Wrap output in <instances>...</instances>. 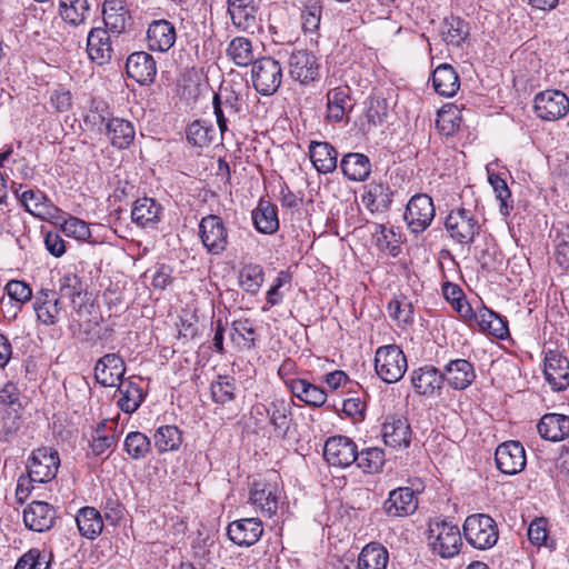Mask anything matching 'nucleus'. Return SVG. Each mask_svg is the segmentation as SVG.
<instances>
[{
	"instance_id": "obj_1",
	"label": "nucleus",
	"mask_w": 569,
	"mask_h": 569,
	"mask_svg": "<svg viewBox=\"0 0 569 569\" xmlns=\"http://www.w3.org/2000/svg\"><path fill=\"white\" fill-rule=\"evenodd\" d=\"M427 541L430 550L443 559L457 556L462 546L459 527L447 520L430 522Z\"/></svg>"
},
{
	"instance_id": "obj_2",
	"label": "nucleus",
	"mask_w": 569,
	"mask_h": 569,
	"mask_svg": "<svg viewBox=\"0 0 569 569\" xmlns=\"http://www.w3.org/2000/svg\"><path fill=\"white\" fill-rule=\"evenodd\" d=\"M462 532L467 542L479 550L492 548L499 538L496 521L485 513L468 516L463 522Z\"/></svg>"
},
{
	"instance_id": "obj_3",
	"label": "nucleus",
	"mask_w": 569,
	"mask_h": 569,
	"mask_svg": "<svg viewBox=\"0 0 569 569\" xmlns=\"http://www.w3.org/2000/svg\"><path fill=\"white\" fill-rule=\"evenodd\" d=\"M59 466V455L53 449L42 447L33 450L27 466L28 477L21 476L19 478L17 492H19L27 479L38 483L51 481L57 476Z\"/></svg>"
},
{
	"instance_id": "obj_4",
	"label": "nucleus",
	"mask_w": 569,
	"mask_h": 569,
	"mask_svg": "<svg viewBox=\"0 0 569 569\" xmlns=\"http://www.w3.org/2000/svg\"><path fill=\"white\" fill-rule=\"evenodd\" d=\"M408 369L407 357L397 345L381 346L375 356V370L386 383L398 382Z\"/></svg>"
},
{
	"instance_id": "obj_5",
	"label": "nucleus",
	"mask_w": 569,
	"mask_h": 569,
	"mask_svg": "<svg viewBox=\"0 0 569 569\" xmlns=\"http://www.w3.org/2000/svg\"><path fill=\"white\" fill-rule=\"evenodd\" d=\"M277 478L276 475H272ZM283 498V490L278 486L276 479L259 478L251 482L249 502L262 516L271 518L277 513Z\"/></svg>"
},
{
	"instance_id": "obj_6",
	"label": "nucleus",
	"mask_w": 569,
	"mask_h": 569,
	"mask_svg": "<svg viewBox=\"0 0 569 569\" xmlns=\"http://www.w3.org/2000/svg\"><path fill=\"white\" fill-rule=\"evenodd\" d=\"M445 228L455 242L470 246L479 234L481 227L472 210L457 208L447 216Z\"/></svg>"
},
{
	"instance_id": "obj_7",
	"label": "nucleus",
	"mask_w": 569,
	"mask_h": 569,
	"mask_svg": "<svg viewBox=\"0 0 569 569\" xmlns=\"http://www.w3.org/2000/svg\"><path fill=\"white\" fill-rule=\"evenodd\" d=\"M252 84L262 96H272L282 82V68L279 61L263 57L253 62L251 69Z\"/></svg>"
},
{
	"instance_id": "obj_8",
	"label": "nucleus",
	"mask_w": 569,
	"mask_h": 569,
	"mask_svg": "<svg viewBox=\"0 0 569 569\" xmlns=\"http://www.w3.org/2000/svg\"><path fill=\"white\" fill-rule=\"evenodd\" d=\"M533 112L543 121H557L569 112V98L560 90L548 89L533 98Z\"/></svg>"
},
{
	"instance_id": "obj_9",
	"label": "nucleus",
	"mask_w": 569,
	"mask_h": 569,
	"mask_svg": "<svg viewBox=\"0 0 569 569\" xmlns=\"http://www.w3.org/2000/svg\"><path fill=\"white\" fill-rule=\"evenodd\" d=\"M435 216L432 198L426 193H417L407 203L403 218L412 233H421L431 224Z\"/></svg>"
},
{
	"instance_id": "obj_10",
	"label": "nucleus",
	"mask_w": 569,
	"mask_h": 569,
	"mask_svg": "<svg viewBox=\"0 0 569 569\" xmlns=\"http://www.w3.org/2000/svg\"><path fill=\"white\" fill-rule=\"evenodd\" d=\"M202 244L211 254H221L228 246V230L222 219L214 214L203 217L199 224Z\"/></svg>"
},
{
	"instance_id": "obj_11",
	"label": "nucleus",
	"mask_w": 569,
	"mask_h": 569,
	"mask_svg": "<svg viewBox=\"0 0 569 569\" xmlns=\"http://www.w3.org/2000/svg\"><path fill=\"white\" fill-rule=\"evenodd\" d=\"M323 457L330 466L347 468L356 462L358 448L353 440L346 436L330 437L325 443Z\"/></svg>"
},
{
	"instance_id": "obj_12",
	"label": "nucleus",
	"mask_w": 569,
	"mask_h": 569,
	"mask_svg": "<svg viewBox=\"0 0 569 569\" xmlns=\"http://www.w3.org/2000/svg\"><path fill=\"white\" fill-rule=\"evenodd\" d=\"M497 468L505 475L513 476L521 472L527 463L526 451L519 441H506L495 452Z\"/></svg>"
},
{
	"instance_id": "obj_13",
	"label": "nucleus",
	"mask_w": 569,
	"mask_h": 569,
	"mask_svg": "<svg viewBox=\"0 0 569 569\" xmlns=\"http://www.w3.org/2000/svg\"><path fill=\"white\" fill-rule=\"evenodd\" d=\"M20 203L24 209L41 220L52 221L60 217V209L54 206L47 196L40 190H24L19 193V190L14 191Z\"/></svg>"
},
{
	"instance_id": "obj_14",
	"label": "nucleus",
	"mask_w": 569,
	"mask_h": 569,
	"mask_svg": "<svg viewBox=\"0 0 569 569\" xmlns=\"http://www.w3.org/2000/svg\"><path fill=\"white\" fill-rule=\"evenodd\" d=\"M327 112L328 122L338 123L349 121V113L353 109L351 99V89L348 86L336 87L327 92Z\"/></svg>"
},
{
	"instance_id": "obj_15",
	"label": "nucleus",
	"mask_w": 569,
	"mask_h": 569,
	"mask_svg": "<svg viewBox=\"0 0 569 569\" xmlns=\"http://www.w3.org/2000/svg\"><path fill=\"white\" fill-rule=\"evenodd\" d=\"M261 0H227L228 14L234 28L249 31L258 24Z\"/></svg>"
},
{
	"instance_id": "obj_16",
	"label": "nucleus",
	"mask_w": 569,
	"mask_h": 569,
	"mask_svg": "<svg viewBox=\"0 0 569 569\" xmlns=\"http://www.w3.org/2000/svg\"><path fill=\"white\" fill-rule=\"evenodd\" d=\"M33 310L42 325L56 326L62 312L60 297L53 290L41 289L33 297Z\"/></svg>"
},
{
	"instance_id": "obj_17",
	"label": "nucleus",
	"mask_w": 569,
	"mask_h": 569,
	"mask_svg": "<svg viewBox=\"0 0 569 569\" xmlns=\"http://www.w3.org/2000/svg\"><path fill=\"white\" fill-rule=\"evenodd\" d=\"M543 372L552 390L562 391L569 387V361L559 351L546 353Z\"/></svg>"
},
{
	"instance_id": "obj_18",
	"label": "nucleus",
	"mask_w": 569,
	"mask_h": 569,
	"mask_svg": "<svg viewBox=\"0 0 569 569\" xmlns=\"http://www.w3.org/2000/svg\"><path fill=\"white\" fill-rule=\"evenodd\" d=\"M213 113L221 134L228 130V122L234 120L240 111V99L233 90H221L213 96Z\"/></svg>"
},
{
	"instance_id": "obj_19",
	"label": "nucleus",
	"mask_w": 569,
	"mask_h": 569,
	"mask_svg": "<svg viewBox=\"0 0 569 569\" xmlns=\"http://www.w3.org/2000/svg\"><path fill=\"white\" fill-rule=\"evenodd\" d=\"M289 74L301 84L315 81L319 76L318 59L307 50L292 52L289 58Z\"/></svg>"
},
{
	"instance_id": "obj_20",
	"label": "nucleus",
	"mask_w": 569,
	"mask_h": 569,
	"mask_svg": "<svg viewBox=\"0 0 569 569\" xmlns=\"http://www.w3.org/2000/svg\"><path fill=\"white\" fill-rule=\"evenodd\" d=\"M126 373L124 360L118 353H107L94 366V378L103 387H113L121 382Z\"/></svg>"
},
{
	"instance_id": "obj_21",
	"label": "nucleus",
	"mask_w": 569,
	"mask_h": 569,
	"mask_svg": "<svg viewBox=\"0 0 569 569\" xmlns=\"http://www.w3.org/2000/svg\"><path fill=\"white\" fill-rule=\"evenodd\" d=\"M263 533V526L258 518H244L232 521L228 525L227 535L229 539L240 546L250 547L259 541Z\"/></svg>"
},
{
	"instance_id": "obj_22",
	"label": "nucleus",
	"mask_w": 569,
	"mask_h": 569,
	"mask_svg": "<svg viewBox=\"0 0 569 569\" xmlns=\"http://www.w3.org/2000/svg\"><path fill=\"white\" fill-rule=\"evenodd\" d=\"M410 379L415 391L426 397L440 393L445 383L443 372L433 366H423L415 369L410 375Z\"/></svg>"
},
{
	"instance_id": "obj_23",
	"label": "nucleus",
	"mask_w": 569,
	"mask_h": 569,
	"mask_svg": "<svg viewBox=\"0 0 569 569\" xmlns=\"http://www.w3.org/2000/svg\"><path fill=\"white\" fill-rule=\"evenodd\" d=\"M258 413L266 411L274 432L286 437L293 420L291 403L284 399H273L267 406L256 407Z\"/></svg>"
},
{
	"instance_id": "obj_24",
	"label": "nucleus",
	"mask_w": 569,
	"mask_h": 569,
	"mask_svg": "<svg viewBox=\"0 0 569 569\" xmlns=\"http://www.w3.org/2000/svg\"><path fill=\"white\" fill-rule=\"evenodd\" d=\"M126 70L130 78L146 86L153 82L157 74V64L151 54L138 51L128 57Z\"/></svg>"
},
{
	"instance_id": "obj_25",
	"label": "nucleus",
	"mask_w": 569,
	"mask_h": 569,
	"mask_svg": "<svg viewBox=\"0 0 569 569\" xmlns=\"http://www.w3.org/2000/svg\"><path fill=\"white\" fill-rule=\"evenodd\" d=\"M56 510L44 501H32L23 510V522L30 530L43 532L52 528Z\"/></svg>"
},
{
	"instance_id": "obj_26",
	"label": "nucleus",
	"mask_w": 569,
	"mask_h": 569,
	"mask_svg": "<svg viewBox=\"0 0 569 569\" xmlns=\"http://www.w3.org/2000/svg\"><path fill=\"white\" fill-rule=\"evenodd\" d=\"M177 40L174 26L164 19L152 21L147 30V43L150 50L167 52Z\"/></svg>"
},
{
	"instance_id": "obj_27",
	"label": "nucleus",
	"mask_w": 569,
	"mask_h": 569,
	"mask_svg": "<svg viewBox=\"0 0 569 569\" xmlns=\"http://www.w3.org/2000/svg\"><path fill=\"white\" fill-rule=\"evenodd\" d=\"M418 507V499L412 489L400 487L391 490L383 502V510L389 517H403L411 515Z\"/></svg>"
},
{
	"instance_id": "obj_28",
	"label": "nucleus",
	"mask_w": 569,
	"mask_h": 569,
	"mask_svg": "<svg viewBox=\"0 0 569 569\" xmlns=\"http://www.w3.org/2000/svg\"><path fill=\"white\" fill-rule=\"evenodd\" d=\"M442 372L445 381L455 390L467 389L476 379L473 365L466 359L450 360Z\"/></svg>"
},
{
	"instance_id": "obj_29",
	"label": "nucleus",
	"mask_w": 569,
	"mask_h": 569,
	"mask_svg": "<svg viewBox=\"0 0 569 569\" xmlns=\"http://www.w3.org/2000/svg\"><path fill=\"white\" fill-rule=\"evenodd\" d=\"M382 437L387 446L407 448L410 445L411 429L406 418L389 416L382 426Z\"/></svg>"
},
{
	"instance_id": "obj_30",
	"label": "nucleus",
	"mask_w": 569,
	"mask_h": 569,
	"mask_svg": "<svg viewBox=\"0 0 569 569\" xmlns=\"http://www.w3.org/2000/svg\"><path fill=\"white\" fill-rule=\"evenodd\" d=\"M537 429L541 438L552 442H559L569 437V416L562 413L543 415Z\"/></svg>"
},
{
	"instance_id": "obj_31",
	"label": "nucleus",
	"mask_w": 569,
	"mask_h": 569,
	"mask_svg": "<svg viewBox=\"0 0 569 569\" xmlns=\"http://www.w3.org/2000/svg\"><path fill=\"white\" fill-rule=\"evenodd\" d=\"M87 52L89 58L99 66H103L111 60L112 46L108 30L103 28H93L88 34Z\"/></svg>"
},
{
	"instance_id": "obj_32",
	"label": "nucleus",
	"mask_w": 569,
	"mask_h": 569,
	"mask_svg": "<svg viewBox=\"0 0 569 569\" xmlns=\"http://www.w3.org/2000/svg\"><path fill=\"white\" fill-rule=\"evenodd\" d=\"M338 151L329 142L311 141L309 144L310 160L319 173H331L338 166Z\"/></svg>"
},
{
	"instance_id": "obj_33",
	"label": "nucleus",
	"mask_w": 569,
	"mask_h": 569,
	"mask_svg": "<svg viewBox=\"0 0 569 569\" xmlns=\"http://www.w3.org/2000/svg\"><path fill=\"white\" fill-rule=\"evenodd\" d=\"M292 396L305 402L307 406L319 408L327 401V392L319 386L306 379L293 378L286 381Z\"/></svg>"
},
{
	"instance_id": "obj_34",
	"label": "nucleus",
	"mask_w": 569,
	"mask_h": 569,
	"mask_svg": "<svg viewBox=\"0 0 569 569\" xmlns=\"http://www.w3.org/2000/svg\"><path fill=\"white\" fill-rule=\"evenodd\" d=\"M101 124L113 147L126 149L132 143L136 132L130 121L122 118H102Z\"/></svg>"
},
{
	"instance_id": "obj_35",
	"label": "nucleus",
	"mask_w": 569,
	"mask_h": 569,
	"mask_svg": "<svg viewBox=\"0 0 569 569\" xmlns=\"http://www.w3.org/2000/svg\"><path fill=\"white\" fill-rule=\"evenodd\" d=\"M162 207L152 198H140L131 209L132 221L141 228L154 229L160 221Z\"/></svg>"
},
{
	"instance_id": "obj_36",
	"label": "nucleus",
	"mask_w": 569,
	"mask_h": 569,
	"mask_svg": "<svg viewBox=\"0 0 569 569\" xmlns=\"http://www.w3.org/2000/svg\"><path fill=\"white\" fill-rule=\"evenodd\" d=\"M252 221L256 229L264 234H273L279 229L277 207L268 200L260 199L252 210Z\"/></svg>"
},
{
	"instance_id": "obj_37",
	"label": "nucleus",
	"mask_w": 569,
	"mask_h": 569,
	"mask_svg": "<svg viewBox=\"0 0 569 569\" xmlns=\"http://www.w3.org/2000/svg\"><path fill=\"white\" fill-rule=\"evenodd\" d=\"M393 191L387 183L371 182L362 196V202L371 212L387 211L392 203Z\"/></svg>"
},
{
	"instance_id": "obj_38",
	"label": "nucleus",
	"mask_w": 569,
	"mask_h": 569,
	"mask_svg": "<svg viewBox=\"0 0 569 569\" xmlns=\"http://www.w3.org/2000/svg\"><path fill=\"white\" fill-rule=\"evenodd\" d=\"M340 169L351 181H365L371 172V162L363 153L350 152L342 157Z\"/></svg>"
},
{
	"instance_id": "obj_39",
	"label": "nucleus",
	"mask_w": 569,
	"mask_h": 569,
	"mask_svg": "<svg viewBox=\"0 0 569 569\" xmlns=\"http://www.w3.org/2000/svg\"><path fill=\"white\" fill-rule=\"evenodd\" d=\"M436 92L443 97H453L460 88L459 76L448 63L438 66L432 73Z\"/></svg>"
},
{
	"instance_id": "obj_40",
	"label": "nucleus",
	"mask_w": 569,
	"mask_h": 569,
	"mask_svg": "<svg viewBox=\"0 0 569 569\" xmlns=\"http://www.w3.org/2000/svg\"><path fill=\"white\" fill-rule=\"evenodd\" d=\"M117 392L119 393L117 405L126 413L137 411L144 399L142 388L131 380L119 382Z\"/></svg>"
},
{
	"instance_id": "obj_41",
	"label": "nucleus",
	"mask_w": 569,
	"mask_h": 569,
	"mask_svg": "<svg viewBox=\"0 0 569 569\" xmlns=\"http://www.w3.org/2000/svg\"><path fill=\"white\" fill-rule=\"evenodd\" d=\"M76 522L82 537L93 540L103 529V518L93 507H83L78 511Z\"/></svg>"
},
{
	"instance_id": "obj_42",
	"label": "nucleus",
	"mask_w": 569,
	"mask_h": 569,
	"mask_svg": "<svg viewBox=\"0 0 569 569\" xmlns=\"http://www.w3.org/2000/svg\"><path fill=\"white\" fill-rule=\"evenodd\" d=\"M389 562V552L385 546L379 542L366 545L359 557V569H386Z\"/></svg>"
},
{
	"instance_id": "obj_43",
	"label": "nucleus",
	"mask_w": 569,
	"mask_h": 569,
	"mask_svg": "<svg viewBox=\"0 0 569 569\" xmlns=\"http://www.w3.org/2000/svg\"><path fill=\"white\" fill-rule=\"evenodd\" d=\"M52 223L60 227V230L70 238L78 241H89L91 238V231L89 223L77 217L64 213L60 209V217L57 220H52Z\"/></svg>"
},
{
	"instance_id": "obj_44",
	"label": "nucleus",
	"mask_w": 569,
	"mask_h": 569,
	"mask_svg": "<svg viewBox=\"0 0 569 569\" xmlns=\"http://www.w3.org/2000/svg\"><path fill=\"white\" fill-rule=\"evenodd\" d=\"M226 52L227 57L238 67H248L256 61L252 42L246 37L233 38Z\"/></svg>"
},
{
	"instance_id": "obj_45",
	"label": "nucleus",
	"mask_w": 569,
	"mask_h": 569,
	"mask_svg": "<svg viewBox=\"0 0 569 569\" xmlns=\"http://www.w3.org/2000/svg\"><path fill=\"white\" fill-rule=\"evenodd\" d=\"M153 441L159 453L177 451L182 443V432L176 426H161L156 430Z\"/></svg>"
},
{
	"instance_id": "obj_46",
	"label": "nucleus",
	"mask_w": 569,
	"mask_h": 569,
	"mask_svg": "<svg viewBox=\"0 0 569 569\" xmlns=\"http://www.w3.org/2000/svg\"><path fill=\"white\" fill-rule=\"evenodd\" d=\"M441 37L447 44L459 47L469 34L468 23L459 17H448L441 24Z\"/></svg>"
},
{
	"instance_id": "obj_47",
	"label": "nucleus",
	"mask_w": 569,
	"mask_h": 569,
	"mask_svg": "<svg viewBox=\"0 0 569 569\" xmlns=\"http://www.w3.org/2000/svg\"><path fill=\"white\" fill-rule=\"evenodd\" d=\"M90 7L88 0H60L59 13L61 18L71 26H79L89 16Z\"/></svg>"
},
{
	"instance_id": "obj_48",
	"label": "nucleus",
	"mask_w": 569,
	"mask_h": 569,
	"mask_svg": "<svg viewBox=\"0 0 569 569\" xmlns=\"http://www.w3.org/2000/svg\"><path fill=\"white\" fill-rule=\"evenodd\" d=\"M123 450L131 459L142 460L151 451V441L144 433L131 431L124 438Z\"/></svg>"
},
{
	"instance_id": "obj_49",
	"label": "nucleus",
	"mask_w": 569,
	"mask_h": 569,
	"mask_svg": "<svg viewBox=\"0 0 569 569\" xmlns=\"http://www.w3.org/2000/svg\"><path fill=\"white\" fill-rule=\"evenodd\" d=\"M214 129L203 120H196L187 127V141L198 148L208 147L213 139Z\"/></svg>"
},
{
	"instance_id": "obj_50",
	"label": "nucleus",
	"mask_w": 569,
	"mask_h": 569,
	"mask_svg": "<svg viewBox=\"0 0 569 569\" xmlns=\"http://www.w3.org/2000/svg\"><path fill=\"white\" fill-rule=\"evenodd\" d=\"M488 181L492 187L496 198L500 202L499 211L502 216H509L510 211L513 209V200L511 199V192L507 186L505 179H502L498 173L488 172Z\"/></svg>"
},
{
	"instance_id": "obj_51",
	"label": "nucleus",
	"mask_w": 569,
	"mask_h": 569,
	"mask_svg": "<svg viewBox=\"0 0 569 569\" xmlns=\"http://www.w3.org/2000/svg\"><path fill=\"white\" fill-rule=\"evenodd\" d=\"M236 380L230 376H218L210 385L211 398L216 403L226 405L234 399Z\"/></svg>"
},
{
	"instance_id": "obj_52",
	"label": "nucleus",
	"mask_w": 569,
	"mask_h": 569,
	"mask_svg": "<svg viewBox=\"0 0 569 569\" xmlns=\"http://www.w3.org/2000/svg\"><path fill=\"white\" fill-rule=\"evenodd\" d=\"M356 463L363 472H378L385 463V452L377 447L363 449L358 451Z\"/></svg>"
},
{
	"instance_id": "obj_53",
	"label": "nucleus",
	"mask_w": 569,
	"mask_h": 569,
	"mask_svg": "<svg viewBox=\"0 0 569 569\" xmlns=\"http://www.w3.org/2000/svg\"><path fill=\"white\" fill-rule=\"evenodd\" d=\"M51 553L32 548L17 561L14 569H50Z\"/></svg>"
},
{
	"instance_id": "obj_54",
	"label": "nucleus",
	"mask_w": 569,
	"mask_h": 569,
	"mask_svg": "<svg viewBox=\"0 0 569 569\" xmlns=\"http://www.w3.org/2000/svg\"><path fill=\"white\" fill-rule=\"evenodd\" d=\"M263 276L260 264H246L240 271V286L248 293L256 295L263 283Z\"/></svg>"
},
{
	"instance_id": "obj_55",
	"label": "nucleus",
	"mask_w": 569,
	"mask_h": 569,
	"mask_svg": "<svg viewBox=\"0 0 569 569\" xmlns=\"http://www.w3.org/2000/svg\"><path fill=\"white\" fill-rule=\"evenodd\" d=\"M389 316L399 325H408L413 320V307L405 296H397L388 303Z\"/></svg>"
},
{
	"instance_id": "obj_56",
	"label": "nucleus",
	"mask_w": 569,
	"mask_h": 569,
	"mask_svg": "<svg viewBox=\"0 0 569 569\" xmlns=\"http://www.w3.org/2000/svg\"><path fill=\"white\" fill-rule=\"evenodd\" d=\"M60 299L67 298L72 303L77 302V299L81 297L83 292V284L81 279L73 273L64 274L60 280Z\"/></svg>"
},
{
	"instance_id": "obj_57",
	"label": "nucleus",
	"mask_w": 569,
	"mask_h": 569,
	"mask_svg": "<svg viewBox=\"0 0 569 569\" xmlns=\"http://www.w3.org/2000/svg\"><path fill=\"white\" fill-rule=\"evenodd\" d=\"M388 118V104L385 99H371L366 111L369 131L372 127L381 126Z\"/></svg>"
},
{
	"instance_id": "obj_58",
	"label": "nucleus",
	"mask_w": 569,
	"mask_h": 569,
	"mask_svg": "<svg viewBox=\"0 0 569 569\" xmlns=\"http://www.w3.org/2000/svg\"><path fill=\"white\" fill-rule=\"evenodd\" d=\"M528 539L535 546H548V529L545 518H537L529 525Z\"/></svg>"
},
{
	"instance_id": "obj_59",
	"label": "nucleus",
	"mask_w": 569,
	"mask_h": 569,
	"mask_svg": "<svg viewBox=\"0 0 569 569\" xmlns=\"http://www.w3.org/2000/svg\"><path fill=\"white\" fill-rule=\"evenodd\" d=\"M4 289L8 296L19 303H26L32 298L31 288L21 280H10Z\"/></svg>"
},
{
	"instance_id": "obj_60",
	"label": "nucleus",
	"mask_w": 569,
	"mask_h": 569,
	"mask_svg": "<svg viewBox=\"0 0 569 569\" xmlns=\"http://www.w3.org/2000/svg\"><path fill=\"white\" fill-rule=\"evenodd\" d=\"M102 427L97 428L90 442L91 452L96 457L103 455L116 442L114 435H102Z\"/></svg>"
},
{
	"instance_id": "obj_61",
	"label": "nucleus",
	"mask_w": 569,
	"mask_h": 569,
	"mask_svg": "<svg viewBox=\"0 0 569 569\" xmlns=\"http://www.w3.org/2000/svg\"><path fill=\"white\" fill-rule=\"evenodd\" d=\"M377 243L382 250H388L392 256L398 253L396 233L383 224H379L376 230Z\"/></svg>"
},
{
	"instance_id": "obj_62",
	"label": "nucleus",
	"mask_w": 569,
	"mask_h": 569,
	"mask_svg": "<svg viewBox=\"0 0 569 569\" xmlns=\"http://www.w3.org/2000/svg\"><path fill=\"white\" fill-rule=\"evenodd\" d=\"M129 18L128 12L108 13L107 16H103L106 30L116 34L122 33Z\"/></svg>"
},
{
	"instance_id": "obj_63",
	"label": "nucleus",
	"mask_w": 569,
	"mask_h": 569,
	"mask_svg": "<svg viewBox=\"0 0 569 569\" xmlns=\"http://www.w3.org/2000/svg\"><path fill=\"white\" fill-rule=\"evenodd\" d=\"M321 18V7L310 6L302 12V28L307 32H315L318 30Z\"/></svg>"
},
{
	"instance_id": "obj_64",
	"label": "nucleus",
	"mask_w": 569,
	"mask_h": 569,
	"mask_svg": "<svg viewBox=\"0 0 569 569\" xmlns=\"http://www.w3.org/2000/svg\"><path fill=\"white\" fill-rule=\"evenodd\" d=\"M104 519L112 526L117 525L123 517V507L118 499L108 498L103 503Z\"/></svg>"
}]
</instances>
